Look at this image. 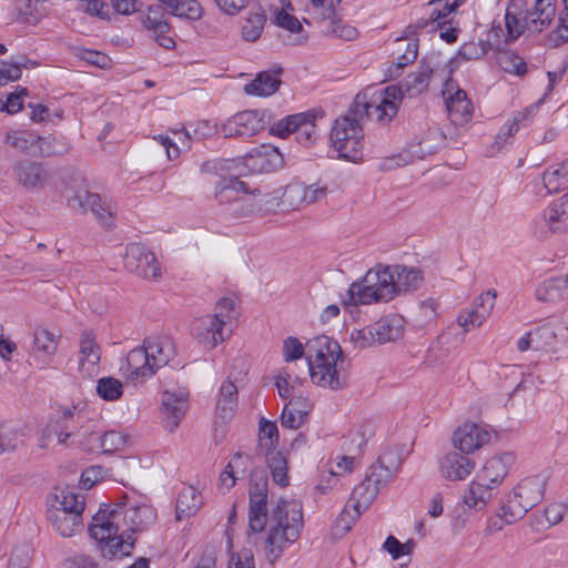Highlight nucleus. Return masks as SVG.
I'll return each mask as SVG.
<instances>
[{
    "label": "nucleus",
    "instance_id": "nucleus-1",
    "mask_svg": "<svg viewBox=\"0 0 568 568\" xmlns=\"http://www.w3.org/2000/svg\"><path fill=\"white\" fill-rule=\"evenodd\" d=\"M267 480L262 471H253L250 485L248 524L253 531L266 528L264 557L274 565L293 544L303 530V509L297 500L282 499L267 516Z\"/></svg>",
    "mask_w": 568,
    "mask_h": 568
},
{
    "label": "nucleus",
    "instance_id": "nucleus-2",
    "mask_svg": "<svg viewBox=\"0 0 568 568\" xmlns=\"http://www.w3.org/2000/svg\"><path fill=\"white\" fill-rule=\"evenodd\" d=\"M156 518V510L148 500L125 497L100 507L89 525V534L104 558L121 559L131 555L135 544L133 535L148 530Z\"/></svg>",
    "mask_w": 568,
    "mask_h": 568
},
{
    "label": "nucleus",
    "instance_id": "nucleus-3",
    "mask_svg": "<svg viewBox=\"0 0 568 568\" xmlns=\"http://www.w3.org/2000/svg\"><path fill=\"white\" fill-rule=\"evenodd\" d=\"M286 363L305 356L310 378L313 384L337 390L347 385L348 376L344 369V358L339 344L326 335L315 336L305 345L296 337H286L282 346Z\"/></svg>",
    "mask_w": 568,
    "mask_h": 568
},
{
    "label": "nucleus",
    "instance_id": "nucleus-4",
    "mask_svg": "<svg viewBox=\"0 0 568 568\" xmlns=\"http://www.w3.org/2000/svg\"><path fill=\"white\" fill-rule=\"evenodd\" d=\"M175 356V346L169 336H151L141 347L133 348L121 366L122 375L130 382L144 383L166 366Z\"/></svg>",
    "mask_w": 568,
    "mask_h": 568
},
{
    "label": "nucleus",
    "instance_id": "nucleus-5",
    "mask_svg": "<svg viewBox=\"0 0 568 568\" xmlns=\"http://www.w3.org/2000/svg\"><path fill=\"white\" fill-rule=\"evenodd\" d=\"M547 478L532 475L523 478L500 501L496 516L489 519L488 530L500 531L521 519L544 497Z\"/></svg>",
    "mask_w": 568,
    "mask_h": 568
},
{
    "label": "nucleus",
    "instance_id": "nucleus-6",
    "mask_svg": "<svg viewBox=\"0 0 568 568\" xmlns=\"http://www.w3.org/2000/svg\"><path fill=\"white\" fill-rule=\"evenodd\" d=\"M394 298L395 288L389 265H376L349 285L342 302L345 306H358L386 303Z\"/></svg>",
    "mask_w": 568,
    "mask_h": 568
},
{
    "label": "nucleus",
    "instance_id": "nucleus-7",
    "mask_svg": "<svg viewBox=\"0 0 568 568\" xmlns=\"http://www.w3.org/2000/svg\"><path fill=\"white\" fill-rule=\"evenodd\" d=\"M400 103L402 93L395 85L383 89L368 87L355 97L352 112L362 120L367 118L386 125L397 115Z\"/></svg>",
    "mask_w": 568,
    "mask_h": 568
},
{
    "label": "nucleus",
    "instance_id": "nucleus-8",
    "mask_svg": "<svg viewBox=\"0 0 568 568\" xmlns=\"http://www.w3.org/2000/svg\"><path fill=\"white\" fill-rule=\"evenodd\" d=\"M361 118L349 111L335 120L331 130V142L338 155L351 162L363 159L364 131Z\"/></svg>",
    "mask_w": 568,
    "mask_h": 568
},
{
    "label": "nucleus",
    "instance_id": "nucleus-9",
    "mask_svg": "<svg viewBox=\"0 0 568 568\" xmlns=\"http://www.w3.org/2000/svg\"><path fill=\"white\" fill-rule=\"evenodd\" d=\"M213 197L223 212L233 217L251 216L258 211L246 184L235 176L222 178L214 186Z\"/></svg>",
    "mask_w": 568,
    "mask_h": 568
},
{
    "label": "nucleus",
    "instance_id": "nucleus-10",
    "mask_svg": "<svg viewBox=\"0 0 568 568\" xmlns=\"http://www.w3.org/2000/svg\"><path fill=\"white\" fill-rule=\"evenodd\" d=\"M61 194L70 209L83 213L91 211L104 226L112 224L116 209L114 203L108 199H102L99 194L90 193L83 183L78 182L67 185Z\"/></svg>",
    "mask_w": 568,
    "mask_h": 568
},
{
    "label": "nucleus",
    "instance_id": "nucleus-11",
    "mask_svg": "<svg viewBox=\"0 0 568 568\" xmlns=\"http://www.w3.org/2000/svg\"><path fill=\"white\" fill-rule=\"evenodd\" d=\"M321 118L322 113L314 110L287 115L273 123L270 133L282 139L294 133L300 144L311 146L320 138L316 122Z\"/></svg>",
    "mask_w": 568,
    "mask_h": 568
},
{
    "label": "nucleus",
    "instance_id": "nucleus-12",
    "mask_svg": "<svg viewBox=\"0 0 568 568\" xmlns=\"http://www.w3.org/2000/svg\"><path fill=\"white\" fill-rule=\"evenodd\" d=\"M405 321L399 315L381 318L372 325L351 333V341L357 348H366L376 344L395 342L402 337Z\"/></svg>",
    "mask_w": 568,
    "mask_h": 568
},
{
    "label": "nucleus",
    "instance_id": "nucleus-13",
    "mask_svg": "<svg viewBox=\"0 0 568 568\" xmlns=\"http://www.w3.org/2000/svg\"><path fill=\"white\" fill-rule=\"evenodd\" d=\"M568 230V192L552 201L531 224V232L539 240Z\"/></svg>",
    "mask_w": 568,
    "mask_h": 568
},
{
    "label": "nucleus",
    "instance_id": "nucleus-14",
    "mask_svg": "<svg viewBox=\"0 0 568 568\" xmlns=\"http://www.w3.org/2000/svg\"><path fill=\"white\" fill-rule=\"evenodd\" d=\"M379 491V489L364 478V480L354 488L352 498L341 513L337 519V528L343 532H347L359 518L361 514L375 500Z\"/></svg>",
    "mask_w": 568,
    "mask_h": 568
},
{
    "label": "nucleus",
    "instance_id": "nucleus-15",
    "mask_svg": "<svg viewBox=\"0 0 568 568\" xmlns=\"http://www.w3.org/2000/svg\"><path fill=\"white\" fill-rule=\"evenodd\" d=\"M189 407V392L182 386H172L164 389L161 399V415L164 427L169 432L175 430Z\"/></svg>",
    "mask_w": 568,
    "mask_h": 568
},
{
    "label": "nucleus",
    "instance_id": "nucleus-16",
    "mask_svg": "<svg viewBox=\"0 0 568 568\" xmlns=\"http://www.w3.org/2000/svg\"><path fill=\"white\" fill-rule=\"evenodd\" d=\"M124 264L130 272L148 280H158L162 275L161 265L155 254L138 243H132L126 247Z\"/></svg>",
    "mask_w": 568,
    "mask_h": 568
},
{
    "label": "nucleus",
    "instance_id": "nucleus-17",
    "mask_svg": "<svg viewBox=\"0 0 568 568\" xmlns=\"http://www.w3.org/2000/svg\"><path fill=\"white\" fill-rule=\"evenodd\" d=\"M101 347L92 331H83L78 342L77 372L82 378H92L100 372Z\"/></svg>",
    "mask_w": 568,
    "mask_h": 568
},
{
    "label": "nucleus",
    "instance_id": "nucleus-18",
    "mask_svg": "<svg viewBox=\"0 0 568 568\" xmlns=\"http://www.w3.org/2000/svg\"><path fill=\"white\" fill-rule=\"evenodd\" d=\"M60 339V334L45 327H37L29 351L31 361L41 368L51 365L58 353Z\"/></svg>",
    "mask_w": 568,
    "mask_h": 568
},
{
    "label": "nucleus",
    "instance_id": "nucleus-19",
    "mask_svg": "<svg viewBox=\"0 0 568 568\" xmlns=\"http://www.w3.org/2000/svg\"><path fill=\"white\" fill-rule=\"evenodd\" d=\"M443 97L446 102L448 116L453 124L465 125L471 120L474 106L466 92L452 79L445 82Z\"/></svg>",
    "mask_w": 568,
    "mask_h": 568
},
{
    "label": "nucleus",
    "instance_id": "nucleus-20",
    "mask_svg": "<svg viewBox=\"0 0 568 568\" xmlns=\"http://www.w3.org/2000/svg\"><path fill=\"white\" fill-rule=\"evenodd\" d=\"M475 468L476 462L459 450L448 452L438 459V473L447 481L466 480Z\"/></svg>",
    "mask_w": 568,
    "mask_h": 568
},
{
    "label": "nucleus",
    "instance_id": "nucleus-21",
    "mask_svg": "<svg viewBox=\"0 0 568 568\" xmlns=\"http://www.w3.org/2000/svg\"><path fill=\"white\" fill-rule=\"evenodd\" d=\"M265 126L264 114L258 111L240 112L227 119L221 126L225 138L251 136Z\"/></svg>",
    "mask_w": 568,
    "mask_h": 568
},
{
    "label": "nucleus",
    "instance_id": "nucleus-22",
    "mask_svg": "<svg viewBox=\"0 0 568 568\" xmlns=\"http://www.w3.org/2000/svg\"><path fill=\"white\" fill-rule=\"evenodd\" d=\"M535 351L557 353L568 341V325L561 320H551L535 328Z\"/></svg>",
    "mask_w": 568,
    "mask_h": 568
},
{
    "label": "nucleus",
    "instance_id": "nucleus-23",
    "mask_svg": "<svg viewBox=\"0 0 568 568\" xmlns=\"http://www.w3.org/2000/svg\"><path fill=\"white\" fill-rule=\"evenodd\" d=\"M496 297L495 291H486L480 294L473 308L460 312L457 323L464 332L479 327L486 322L495 307Z\"/></svg>",
    "mask_w": 568,
    "mask_h": 568
},
{
    "label": "nucleus",
    "instance_id": "nucleus-24",
    "mask_svg": "<svg viewBox=\"0 0 568 568\" xmlns=\"http://www.w3.org/2000/svg\"><path fill=\"white\" fill-rule=\"evenodd\" d=\"M528 6L525 0H510L505 12V42L516 41L525 31L530 33Z\"/></svg>",
    "mask_w": 568,
    "mask_h": 568
},
{
    "label": "nucleus",
    "instance_id": "nucleus-25",
    "mask_svg": "<svg viewBox=\"0 0 568 568\" xmlns=\"http://www.w3.org/2000/svg\"><path fill=\"white\" fill-rule=\"evenodd\" d=\"M489 433L480 425L465 423L453 435L454 447L464 453L471 454L489 442Z\"/></svg>",
    "mask_w": 568,
    "mask_h": 568
},
{
    "label": "nucleus",
    "instance_id": "nucleus-26",
    "mask_svg": "<svg viewBox=\"0 0 568 568\" xmlns=\"http://www.w3.org/2000/svg\"><path fill=\"white\" fill-rule=\"evenodd\" d=\"M191 333L193 337L207 349H212L224 339V327L219 320L211 314L203 315L192 323Z\"/></svg>",
    "mask_w": 568,
    "mask_h": 568
},
{
    "label": "nucleus",
    "instance_id": "nucleus-27",
    "mask_svg": "<svg viewBox=\"0 0 568 568\" xmlns=\"http://www.w3.org/2000/svg\"><path fill=\"white\" fill-rule=\"evenodd\" d=\"M141 23L161 47L172 49L175 45L173 38L168 36L170 24L160 7L150 6L141 16Z\"/></svg>",
    "mask_w": 568,
    "mask_h": 568
},
{
    "label": "nucleus",
    "instance_id": "nucleus-28",
    "mask_svg": "<svg viewBox=\"0 0 568 568\" xmlns=\"http://www.w3.org/2000/svg\"><path fill=\"white\" fill-rule=\"evenodd\" d=\"M515 460L516 456L513 453H498L485 462L477 475L479 478L498 487L508 475Z\"/></svg>",
    "mask_w": 568,
    "mask_h": 568
},
{
    "label": "nucleus",
    "instance_id": "nucleus-29",
    "mask_svg": "<svg viewBox=\"0 0 568 568\" xmlns=\"http://www.w3.org/2000/svg\"><path fill=\"white\" fill-rule=\"evenodd\" d=\"M14 180L28 190L41 189L48 180L42 165L31 160H19L13 165Z\"/></svg>",
    "mask_w": 568,
    "mask_h": 568
},
{
    "label": "nucleus",
    "instance_id": "nucleus-30",
    "mask_svg": "<svg viewBox=\"0 0 568 568\" xmlns=\"http://www.w3.org/2000/svg\"><path fill=\"white\" fill-rule=\"evenodd\" d=\"M47 514H83L84 498L68 489H55L48 497Z\"/></svg>",
    "mask_w": 568,
    "mask_h": 568
},
{
    "label": "nucleus",
    "instance_id": "nucleus-31",
    "mask_svg": "<svg viewBox=\"0 0 568 568\" xmlns=\"http://www.w3.org/2000/svg\"><path fill=\"white\" fill-rule=\"evenodd\" d=\"M537 110V104L529 105L525 110L516 112L513 118L508 119L504 123L495 139V146L497 148V151H500L509 143L510 139L518 132L519 128L525 126L527 122L534 118Z\"/></svg>",
    "mask_w": 568,
    "mask_h": 568
},
{
    "label": "nucleus",
    "instance_id": "nucleus-32",
    "mask_svg": "<svg viewBox=\"0 0 568 568\" xmlns=\"http://www.w3.org/2000/svg\"><path fill=\"white\" fill-rule=\"evenodd\" d=\"M496 489V486L476 475V477L469 483L464 495V503L469 508L481 510L494 498Z\"/></svg>",
    "mask_w": 568,
    "mask_h": 568
},
{
    "label": "nucleus",
    "instance_id": "nucleus-33",
    "mask_svg": "<svg viewBox=\"0 0 568 568\" xmlns=\"http://www.w3.org/2000/svg\"><path fill=\"white\" fill-rule=\"evenodd\" d=\"M250 457L243 454H235L231 457L229 463L219 477V489L223 493L229 491L236 481L243 478L250 467Z\"/></svg>",
    "mask_w": 568,
    "mask_h": 568
},
{
    "label": "nucleus",
    "instance_id": "nucleus-34",
    "mask_svg": "<svg viewBox=\"0 0 568 568\" xmlns=\"http://www.w3.org/2000/svg\"><path fill=\"white\" fill-rule=\"evenodd\" d=\"M73 418V413L67 410L57 419L50 422L39 435V445L41 448H47L51 444V433H54L58 444L65 445L68 439L73 435L70 422Z\"/></svg>",
    "mask_w": 568,
    "mask_h": 568
},
{
    "label": "nucleus",
    "instance_id": "nucleus-35",
    "mask_svg": "<svg viewBox=\"0 0 568 568\" xmlns=\"http://www.w3.org/2000/svg\"><path fill=\"white\" fill-rule=\"evenodd\" d=\"M389 268L394 282L395 297L399 294L417 290L423 283V274L416 267L390 265Z\"/></svg>",
    "mask_w": 568,
    "mask_h": 568
},
{
    "label": "nucleus",
    "instance_id": "nucleus-36",
    "mask_svg": "<svg viewBox=\"0 0 568 568\" xmlns=\"http://www.w3.org/2000/svg\"><path fill=\"white\" fill-rule=\"evenodd\" d=\"M530 33H540L548 28L555 19V0H535L534 6L528 8Z\"/></svg>",
    "mask_w": 568,
    "mask_h": 568
},
{
    "label": "nucleus",
    "instance_id": "nucleus-37",
    "mask_svg": "<svg viewBox=\"0 0 568 568\" xmlns=\"http://www.w3.org/2000/svg\"><path fill=\"white\" fill-rule=\"evenodd\" d=\"M247 165L254 172H271L283 166L284 159L278 149L263 146L246 159Z\"/></svg>",
    "mask_w": 568,
    "mask_h": 568
},
{
    "label": "nucleus",
    "instance_id": "nucleus-38",
    "mask_svg": "<svg viewBox=\"0 0 568 568\" xmlns=\"http://www.w3.org/2000/svg\"><path fill=\"white\" fill-rule=\"evenodd\" d=\"M373 434L374 426L371 423L363 422L358 425H355L343 438L342 452L361 457L368 439L373 436Z\"/></svg>",
    "mask_w": 568,
    "mask_h": 568
},
{
    "label": "nucleus",
    "instance_id": "nucleus-39",
    "mask_svg": "<svg viewBox=\"0 0 568 568\" xmlns=\"http://www.w3.org/2000/svg\"><path fill=\"white\" fill-rule=\"evenodd\" d=\"M280 85V71H262L244 85V92L248 95L264 98L274 94Z\"/></svg>",
    "mask_w": 568,
    "mask_h": 568
},
{
    "label": "nucleus",
    "instance_id": "nucleus-40",
    "mask_svg": "<svg viewBox=\"0 0 568 568\" xmlns=\"http://www.w3.org/2000/svg\"><path fill=\"white\" fill-rule=\"evenodd\" d=\"M433 70L428 65H422L416 72H412L395 89H399L402 100L405 97L414 98L428 89Z\"/></svg>",
    "mask_w": 568,
    "mask_h": 568
},
{
    "label": "nucleus",
    "instance_id": "nucleus-41",
    "mask_svg": "<svg viewBox=\"0 0 568 568\" xmlns=\"http://www.w3.org/2000/svg\"><path fill=\"white\" fill-rule=\"evenodd\" d=\"M270 12L274 23L291 33H300L303 29L300 20L293 14L294 8L291 0H280L270 4Z\"/></svg>",
    "mask_w": 568,
    "mask_h": 568
},
{
    "label": "nucleus",
    "instance_id": "nucleus-42",
    "mask_svg": "<svg viewBox=\"0 0 568 568\" xmlns=\"http://www.w3.org/2000/svg\"><path fill=\"white\" fill-rule=\"evenodd\" d=\"M83 514H47L52 529L63 538H70L83 529Z\"/></svg>",
    "mask_w": 568,
    "mask_h": 568
},
{
    "label": "nucleus",
    "instance_id": "nucleus-43",
    "mask_svg": "<svg viewBox=\"0 0 568 568\" xmlns=\"http://www.w3.org/2000/svg\"><path fill=\"white\" fill-rule=\"evenodd\" d=\"M202 505L201 493L192 486L184 487L176 500V518L182 520L195 515Z\"/></svg>",
    "mask_w": 568,
    "mask_h": 568
},
{
    "label": "nucleus",
    "instance_id": "nucleus-44",
    "mask_svg": "<svg viewBox=\"0 0 568 568\" xmlns=\"http://www.w3.org/2000/svg\"><path fill=\"white\" fill-rule=\"evenodd\" d=\"M418 53V44L415 39H397L396 49L394 50V59L392 67H395V72L390 71L392 75H397L398 72L409 63H413Z\"/></svg>",
    "mask_w": 568,
    "mask_h": 568
},
{
    "label": "nucleus",
    "instance_id": "nucleus-45",
    "mask_svg": "<svg viewBox=\"0 0 568 568\" xmlns=\"http://www.w3.org/2000/svg\"><path fill=\"white\" fill-rule=\"evenodd\" d=\"M265 23L266 14L262 8L251 10L242 21V39L246 42L257 41L263 33Z\"/></svg>",
    "mask_w": 568,
    "mask_h": 568
},
{
    "label": "nucleus",
    "instance_id": "nucleus-46",
    "mask_svg": "<svg viewBox=\"0 0 568 568\" xmlns=\"http://www.w3.org/2000/svg\"><path fill=\"white\" fill-rule=\"evenodd\" d=\"M153 139L165 149L166 158L171 161L178 159L182 150L191 148V138L186 131H173L172 136L160 134Z\"/></svg>",
    "mask_w": 568,
    "mask_h": 568
},
{
    "label": "nucleus",
    "instance_id": "nucleus-47",
    "mask_svg": "<svg viewBox=\"0 0 568 568\" xmlns=\"http://www.w3.org/2000/svg\"><path fill=\"white\" fill-rule=\"evenodd\" d=\"M542 184L548 194L568 187V159L548 168L542 174Z\"/></svg>",
    "mask_w": 568,
    "mask_h": 568
},
{
    "label": "nucleus",
    "instance_id": "nucleus-48",
    "mask_svg": "<svg viewBox=\"0 0 568 568\" xmlns=\"http://www.w3.org/2000/svg\"><path fill=\"white\" fill-rule=\"evenodd\" d=\"M304 378L298 377L288 369L281 371L275 377V386L278 395L283 399H291L302 395V387L304 386Z\"/></svg>",
    "mask_w": 568,
    "mask_h": 568
},
{
    "label": "nucleus",
    "instance_id": "nucleus-49",
    "mask_svg": "<svg viewBox=\"0 0 568 568\" xmlns=\"http://www.w3.org/2000/svg\"><path fill=\"white\" fill-rule=\"evenodd\" d=\"M564 286L565 283L560 277L545 280L536 288V298L544 303H557L568 298Z\"/></svg>",
    "mask_w": 568,
    "mask_h": 568
},
{
    "label": "nucleus",
    "instance_id": "nucleus-50",
    "mask_svg": "<svg viewBox=\"0 0 568 568\" xmlns=\"http://www.w3.org/2000/svg\"><path fill=\"white\" fill-rule=\"evenodd\" d=\"M237 405V386L232 381H225L220 388L217 413L223 419L232 416Z\"/></svg>",
    "mask_w": 568,
    "mask_h": 568
},
{
    "label": "nucleus",
    "instance_id": "nucleus-51",
    "mask_svg": "<svg viewBox=\"0 0 568 568\" xmlns=\"http://www.w3.org/2000/svg\"><path fill=\"white\" fill-rule=\"evenodd\" d=\"M39 142V135L31 131L13 130L6 134L4 143L13 149L29 154H34V145Z\"/></svg>",
    "mask_w": 568,
    "mask_h": 568
},
{
    "label": "nucleus",
    "instance_id": "nucleus-52",
    "mask_svg": "<svg viewBox=\"0 0 568 568\" xmlns=\"http://www.w3.org/2000/svg\"><path fill=\"white\" fill-rule=\"evenodd\" d=\"M164 6L179 18L199 20L203 16V8L196 0H166Z\"/></svg>",
    "mask_w": 568,
    "mask_h": 568
},
{
    "label": "nucleus",
    "instance_id": "nucleus-53",
    "mask_svg": "<svg viewBox=\"0 0 568 568\" xmlns=\"http://www.w3.org/2000/svg\"><path fill=\"white\" fill-rule=\"evenodd\" d=\"M341 6V0H310L306 12L317 20L332 21Z\"/></svg>",
    "mask_w": 568,
    "mask_h": 568
},
{
    "label": "nucleus",
    "instance_id": "nucleus-54",
    "mask_svg": "<svg viewBox=\"0 0 568 568\" xmlns=\"http://www.w3.org/2000/svg\"><path fill=\"white\" fill-rule=\"evenodd\" d=\"M123 383L115 377H101L97 382V394L100 398L106 402H114L123 395Z\"/></svg>",
    "mask_w": 568,
    "mask_h": 568
},
{
    "label": "nucleus",
    "instance_id": "nucleus-55",
    "mask_svg": "<svg viewBox=\"0 0 568 568\" xmlns=\"http://www.w3.org/2000/svg\"><path fill=\"white\" fill-rule=\"evenodd\" d=\"M281 203L285 209L298 210L305 205V184L293 182L282 192Z\"/></svg>",
    "mask_w": 568,
    "mask_h": 568
},
{
    "label": "nucleus",
    "instance_id": "nucleus-56",
    "mask_svg": "<svg viewBox=\"0 0 568 568\" xmlns=\"http://www.w3.org/2000/svg\"><path fill=\"white\" fill-rule=\"evenodd\" d=\"M267 465L271 470L273 480L281 487L288 485L287 476V462L286 458L278 452L272 453L267 456Z\"/></svg>",
    "mask_w": 568,
    "mask_h": 568
},
{
    "label": "nucleus",
    "instance_id": "nucleus-57",
    "mask_svg": "<svg viewBox=\"0 0 568 568\" xmlns=\"http://www.w3.org/2000/svg\"><path fill=\"white\" fill-rule=\"evenodd\" d=\"M24 443V434L18 427H0V455L4 452L14 450Z\"/></svg>",
    "mask_w": 568,
    "mask_h": 568
},
{
    "label": "nucleus",
    "instance_id": "nucleus-58",
    "mask_svg": "<svg viewBox=\"0 0 568 568\" xmlns=\"http://www.w3.org/2000/svg\"><path fill=\"white\" fill-rule=\"evenodd\" d=\"M358 456L353 454H343L337 455L331 463V476L334 483L338 481V476L351 473L358 462Z\"/></svg>",
    "mask_w": 568,
    "mask_h": 568
},
{
    "label": "nucleus",
    "instance_id": "nucleus-59",
    "mask_svg": "<svg viewBox=\"0 0 568 568\" xmlns=\"http://www.w3.org/2000/svg\"><path fill=\"white\" fill-rule=\"evenodd\" d=\"M128 442V437L115 430L105 432L102 434L100 438V444L97 447H100V453H113L121 450Z\"/></svg>",
    "mask_w": 568,
    "mask_h": 568
},
{
    "label": "nucleus",
    "instance_id": "nucleus-60",
    "mask_svg": "<svg viewBox=\"0 0 568 568\" xmlns=\"http://www.w3.org/2000/svg\"><path fill=\"white\" fill-rule=\"evenodd\" d=\"M497 61L499 67L508 73L521 75L526 72V63L519 55L514 52H501L498 55Z\"/></svg>",
    "mask_w": 568,
    "mask_h": 568
},
{
    "label": "nucleus",
    "instance_id": "nucleus-61",
    "mask_svg": "<svg viewBox=\"0 0 568 568\" xmlns=\"http://www.w3.org/2000/svg\"><path fill=\"white\" fill-rule=\"evenodd\" d=\"M79 10L101 20H110L111 12L109 4L103 0H80Z\"/></svg>",
    "mask_w": 568,
    "mask_h": 568
},
{
    "label": "nucleus",
    "instance_id": "nucleus-62",
    "mask_svg": "<svg viewBox=\"0 0 568 568\" xmlns=\"http://www.w3.org/2000/svg\"><path fill=\"white\" fill-rule=\"evenodd\" d=\"M215 316L221 325L225 327L229 323H231L235 318V302L233 298L223 297L217 301L214 313L211 314Z\"/></svg>",
    "mask_w": 568,
    "mask_h": 568
},
{
    "label": "nucleus",
    "instance_id": "nucleus-63",
    "mask_svg": "<svg viewBox=\"0 0 568 568\" xmlns=\"http://www.w3.org/2000/svg\"><path fill=\"white\" fill-rule=\"evenodd\" d=\"M414 541L408 540L400 542L394 536H388L383 545V548L392 556L393 559H399L400 557L410 555L414 549Z\"/></svg>",
    "mask_w": 568,
    "mask_h": 568
},
{
    "label": "nucleus",
    "instance_id": "nucleus-64",
    "mask_svg": "<svg viewBox=\"0 0 568 568\" xmlns=\"http://www.w3.org/2000/svg\"><path fill=\"white\" fill-rule=\"evenodd\" d=\"M278 442V430L275 423L262 420L260 424V444L265 449H274Z\"/></svg>",
    "mask_w": 568,
    "mask_h": 568
}]
</instances>
